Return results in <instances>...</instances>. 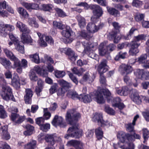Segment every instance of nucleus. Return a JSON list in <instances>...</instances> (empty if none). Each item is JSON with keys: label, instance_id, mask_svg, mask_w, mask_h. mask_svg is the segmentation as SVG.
Segmentation results:
<instances>
[{"label": "nucleus", "instance_id": "nucleus-6", "mask_svg": "<svg viewBox=\"0 0 149 149\" xmlns=\"http://www.w3.org/2000/svg\"><path fill=\"white\" fill-rule=\"evenodd\" d=\"M118 70L122 75L128 74L132 72L133 68L130 65L123 64L119 67Z\"/></svg>", "mask_w": 149, "mask_h": 149}, {"label": "nucleus", "instance_id": "nucleus-30", "mask_svg": "<svg viewBox=\"0 0 149 149\" xmlns=\"http://www.w3.org/2000/svg\"><path fill=\"white\" fill-rule=\"evenodd\" d=\"M10 59L13 62V66H17L19 65L20 61L12 52H10Z\"/></svg>", "mask_w": 149, "mask_h": 149}, {"label": "nucleus", "instance_id": "nucleus-24", "mask_svg": "<svg viewBox=\"0 0 149 149\" xmlns=\"http://www.w3.org/2000/svg\"><path fill=\"white\" fill-rule=\"evenodd\" d=\"M72 33V30L68 26H66L65 29L61 32L62 36L67 38H69L71 36Z\"/></svg>", "mask_w": 149, "mask_h": 149}, {"label": "nucleus", "instance_id": "nucleus-14", "mask_svg": "<svg viewBox=\"0 0 149 149\" xmlns=\"http://www.w3.org/2000/svg\"><path fill=\"white\" fill-rule=\"evenodd\" d=\"M66 54L68 55L69 58L72 61H75L77 58V55L70 48H67Z\"/></svg>", "mask_w": 149, "mask_h": 149}, {"label": "nucleus", "instance_id": "nucleus-50", "mask_svg": "<svg viewBox=\"0 0 149 149\" xmlns=\"http://www.w3.org/2000/svg\"><path fill=\"white\" fill-rule=\"evenodd\" d=\"M105 110L108 114L112 115L115 114V111L109 106H106L105 107Z\"/></svg>", "mask_w": 149, "mask_h": 149}, {"label": "nucleus", "instance_id": "nucleus-11", "mask_svg": "<svg viewBox=\"0 0 149 149\" xmlns=\"http://www.w3.org/2000/svg\"><path fill=\"white\" fill-rule=\"evenodd\" d=\"M0 61L1 63L4 66L5 68L8 71L5 74V76L6 78H9V71L8 69L9 68V63L8 61L5 58H0Z\"/></svg>", "mask_w": 149, "mask_h": 149}, {"label": "nucleus", "instance_id": "nucleus-52", "mask_svg": "<svg viewBox=\"0 0 149 149\" xmlns=\"http://www.w3.org/2000/svg\"><path fill=\"white\" fill-rule=\"evenodd\" d=\"M126 54L127 53L125 52L124 53L120 52L116 56L115 59L116 61H118L120 58L124 59L125 58Z\"/></svg>", "mask_w": 149, "mask_h": 149}, {"label": "nucleus", "instance_id": "nucleus-39", "mask_svg": "<svg viewBox=\"0 0 149 149\" xmlns=\"http://www.w3.org/2000/svg\"><path fill=\"white\" fill-rule=\"evenodd\" d=\"M29 56L32 61L36 63H40V59L38 54H36L33 55H30Z\"/></svg>", "mask_w": 149, "mask_h": 149}, {"label": "nucleus", "instance_id": "nucleus-38", "mask_svg": "<svg viewBox=\"0 0 149 149\" xmlns=\"http://www.w3.org/2000/svg\"><path fill=\"white\" fill-rule=\"evenodd\" d=\"M37 34L39 36L40 40H39V42L42 46L46 47L47 46V44L46 42L44 40V38L43 37L44 36H42L41 34L40 33H37Z\"/></svg>", "mask_w": 149, "mask_h": 149}, {"label": "nucleus", "instance_id": "nucleus-15", "mask_svg": "<svg viewBox=\"0 0 149 149\" xmlns=\"http://www.w3.org/2000/svg\"><path fill=\"white\" fill-rule=\"evenodd\" d=\"M0 94L2 98L5 100H9V89L8 88H3L0 92Z\"/></svg>", "mask_w": 149, "mask_h": 149}, {"label": "nucleus", "instance_id": "nucleus-34", "mask_svg": "<svg viewBox=\"0 0 149 149\" xmlns=\"http://www.w3.org/2000/svg\"><path fill=\"white\" fill-rule=\"evenodd\" d=\"M107 11L111 15L115 17L119 16L120 15L119 12L115 8H107Z\"/></svg>", "mask_w": 149, "mask_h": 149}, {"label": "nucleus", "instance_id": "nucleus-32", "mask_svg": "<svg viewBox=\"0 0 149 149\" xmlns=\"http://www.w3.org/2000/svg\"><path fill=\"white\" fill-rule=\"evenodd\" d=\"M53 6L50 4H42L40 5V10L45 11H50L52 10Z\"/></svg>", "mask_w": 149, "mask_h": 149}, {"label": "nucleus", "instance_id": "nucleus-37", "mask_svg": "<svg viewBox=\"0 0 149 149\" xmlns=\"http://www.w3.org/2000/svg\"><path fill=\"white\" fill-rule=\"evenodd\" d=\"M147 56L146 54L141 55L138 59V61L139 63H144L143 65L147 63V61H149L147 60Z\"/></svg>", "mask_w": 149, "mask_h": 149}, {"label": "nucleus", "instance_id": "nucleus-17", "mask_svg": "<svg viewBox=\"0 0 149 149\" xmlns=\"http://www.w3.org/2000/svg\"><path fill=\"white\" fill-rule=\"evenodd\" d=\"M116 93L120 95H127L130 91L127 86H124L121 88H116Z\"/></svg>", "mask_w": 149, "mask_h": 149}, {"label": "nucleus", "instance_id": "nucleus-9", "mask_svg": "<svg viewBox=\"0 0 149 149\" xmlns=\"http://www.w3.org/2000/svg\"><path fill=\"white\" fill-rule=\"evenodd\" d=\"M135 74L139 79L141 80H148L149 79V76L148 75L147 72L143 69H138L134 72Z\"/></svg>", "mask_w": 149, "mask_h": 149}, {"label": "nucleus", "instance_id": "nucleus-48", "mask_svg": "<svg viewBox=\"0 0 149 149\" xmlns=\"http://www.w3.org/2000/svg\"><path fill=\"white\" fill-rule=\"evenodd\" d=\"M29 78L33 81H36L38 80V78L36 74L33 71L30 72L29 74Z\"/></svg>", "mask_w": 149, "mask_h": 149}, {"label": "nucleus", "instance_id": "nucleus-31", "mask_svg": "<svg viewBox=\"0 0 149 149\" xmlns=\"http://www.w3.org/2000/svg\"><path fill=\"white\" fill-rule=\"evenodd\" d=\"M76 18L78 22V24L81 28L84 27L86 25V21L85 18L79 15L77 16Z\"/></svg>", "mask_w": 149, "mask_h": 149}, {"label": "nucleus", "instance_id": "nucleus-62", "mask_svg": "<svg viewBox=\"0 0 149 149\" xmlns=\"http://www.w3.org/2000/svg\"><path fill=\"white\" fill-rule=\"evenodd\" d=\"M47 108L44 109V116L47 120L49 119L51 116V114L50 112L47 111Z\"/></svg>", "mask_w": 149, "mask_h": 149}, {"label": "nucleus", "instance_id": "nucleus-23", "mask_svg": "<svg viewBox=\"0 0 149 149\" xmlns=\"http://www.w3.org/2000/svg\"><path fill=\"white\" fill-rule=\"evenodd\" d=\"M9 26L8 24H0V34L5 36L8 33Z\"/></svg>", "mask_w": 149, "mask_h": 149}, {"label": "nucleus", "instance_id": "nucleus-28", "mask_svg": "<svg viewBox=\"0 0 149 149\" xmlns=\"http://www.w3.org/2000/svg\"><path fill=\"white\" fill-rule=\"evenodd\" d=\"M93 119L94 121L97 122L98 123L101 124L103 120L102 113H95Z\"/></svg>", "mask_w": 149, "mask_h": 149}, {"label": "nucleus", "instance_id": "nucleus-51", "mask_svg": "<svg viewBox=\"0 0 149 149\" xmlns=\"http://www.w3.org/2000/svg\"><path fill=\"white\" fill-rule=\"evenodd\" d=\"M59 83L62 86V87H63L64 88L65 87L67 88L71 87L70 84L63 79L60 80L59 81Z\"/></svg>", "mask_w": 149, "mask_h": 149}, {"label": "nucleus", "instance_id": "nucleus-3", "mask_svg": "<svg viewBox=\"0 0 149 149\" xmlns=\"http://www.w3.org/2000/svg\"><path fill=\"white\" fill-rule=\"evenodd\" d=\"M90 9L92 10L94 16L91 18V22H93L100 21L98 18L101 17L103 14V11L102 8L99 6L96 5H91Z\"/></svg>", "mask_w": 149, "mask_h": 149}, {"label": "nucleus", "instance_id": "nucleus-7", "mask_svg": "<svg viewBox=\"0 0 149 149\" xmlns=\"http://www.w3.org/2000/svg\"><path fill=\"white\" fill-rule=\"evenodd\" d=\"M107 61L105 59L103 60L99 65L97 70L100 75H103L108 70V66L107 65Z\"/></svg>", "mask_w": 149, "mask_h": 149}, {"label": "nucleus", "instance_id": "nucleus-13", "mask_svg": "<svg viewBox=\"0 0 149 149\" xmlns=\"http://www.w3.org/2000/svg\"><path fill=\"white\" fill-rule=\"evenodd\" d=\"M85 49L87 51H90V52L89 54V56L92 58L95 59L97 55L94 53L93 51H91V49L93 47V44L87 42L85 45H84Z\"/></svg>", "mask_w": 149, "mask_h": 149}, {"label": "nucleus", "instance_id": "nucleus-64", "mask_svg": "<svg viewBox=\"0 0 149 149\" xmlns=\"http://www.w3.org/2000/svg\"><path fill=\"white\" fill-rule=\"evenodd\" d=\"M143 130L144 139H148L149 137V131L146 128L143 129Z\"/></svg>", "mask_w": 149, "mask_h": 149}, {"label": "nucleus", "instance_id": "nucleus-2", "mask_svg": "<svg viewBox=\"0 0 149 149\" xmlns=\"http://www.w3.org/2000/svg\"><path fill=\"white\" fill-rule=\"evenodd\" d=\"M72 125V126L68 130V134L65 135V138L68 139L70 136L75 138H79L81 137L83 134L82 131L79 130L78 128V125Z\"/></svg>", "mask_w": 149, "mask_h": 149}, {"label": "nucleus", "instance_id": "nucleus-42", "mask_svg": "<svg viewBox=\"0 0 149 149\" xmlns=\"http://www.w3.org/2000/svg\"><path fill=\"white\" fill-rule=\"evenodd\" d=\"M54 72L55 77L58 78H62L65 74V73L64 71L56 70Z\"/></svg>", "mask_w": 149, "mask_h": 149}, {"label": "nucleus", "instance_id": "nucleus-59", "mask_svg": "<svg viewBox=\"0 0 149 149\" xmlns=\"http://www.w3.org/2000/svg\"><path fill=\"white\" fill-rule=\"evenodd\" d=\"M43 37L44 38V39L49 44L51 45H52L54 44V40L51 37L46 36L44 35Z\"/></svg>", "mask_w": 149, "mask_h": 149}, {"label": "nucleus", "instance_id": "nucleus-26", "mask_svg": "<svg viewBox=\"0 0 149 149\" xmlns=\"http://www.w3.org/2000/svg\"><path fill=\"white\" fill-rule=\"evenodd\" d=\"M78 33L79 36L84 38L86 40H89L93 36V35L90 33H87L86 31L82 30L81 31H79Z\"/></svg>", "mask_w": 149, "mask_h": 149}, {"label": "nucleus", "instance_id": "nucleus-44", "mask_svg": "<svg viewBox=\"0 0 149 149\" xmlns=\"http://www.w3.org/2000/svg\"><path fill=\"white\" fill-rule=\"evenodd\" d=\"M55 10L59 17H63L67 16L66 13L62 9L57 8H55Z\"/></svg>", "mask_w": 149, "mask_h": 149}, {"label": "nucleus", "instance_id": "nucleus-18", "mask_svg": "<svg viewBox=\"0 0 149 149\" xmlns=\"http://www.w3.org/2000/svg\"><path fill=\"white\" fill-rule=\"evenodd\" d=\"M130 92H134V93H132V95L133 101L137 104H140L141 102V99L136 91L135 90H133Z\"/></svg>", "mask_w": 149, "mask_h": 149}, {"label": "nucleus", "instance_id": "nucleus-16", "mask_svg": "<svg viewBox=\"0 0 149 149\" xmlns=\"http://www.w3.org/2000/svg\"><path fill=\"white\" fill-rule=\"evenodd\" d=\"M99 53L101 56H104L108 53L107 45L105 43H102L99 45Z\"/></svg>", "mask_w": 149, "mask_h": 149}, {"label": "nucleus", "instance_id": "nucleus-56", "mask_svg": "<svg viewBox=\"0 0 149 149\" xmlns=\"http://www.w3.org/2000/svg\"><path fill=\"white\" fill-rule=\"evenodd\" d=\"M127 134L123 132H118L117 134V137L120 139H122L123 141H124V139L126 138Z\"/></svg>", "mask_w": 149, "mask_h": 149}, {"label": "nucleus", "instance_id": "nucleus-4", "mask_svg": "<svg viewBox=\"0 0 149 149\" xmlns=\"http://www.w3.org/2000/svg\"><path fill=\"white\" fill-rule=\"evenodd\" d=\"M18 111V109L16 107L11 108V120L15 125L20 124L25 120L24 116H20L16 113Z\"/></svg>", "mask_w": 149, "mask_h": 149}, {"label": "nucleus", "instance_id": "nucleus-1", "mask_svg": "<svg viewBox=\"0 0 149 149\" xmlns=\"http://www.w3.org/2000/svg\"><path fill=\"white\" fill-rule=\"evenodd\" d=\"M80 113L74 109L69 110L66 116V120L71 125H78L77 121L80 118Z\"/></svg>", "mask_w": 149, "mask_h": 149}, {"label": "nucleus", "instance_id": "nucleus-54", "mask_svg": "<svg viewBox=\"0 0 149 149\" xmlns=\"http://www.w3.org/2000/svg\"><path fill=\"white\" fill-rule=\"evenodd\" d=\"M76 6H83L84 8L88 9L89 8H90L91 5H89L87 3L85 2H82L76 4Z\"/></svg>", "mask_w": 149, "mask_h": 149}, {"label": "nucleus", "instance_id": "nucleus-58", "mask_svg": "<svg viewBox=\"0 0 149 149\" xmlns=\"http://www.w3.org/2000/svg\"><path fill=\"white\" fill-rule=\"evenodd\" d=\"M58 87V86L56 83L54 84L49 89L50 93L52 94L55 92L57 91Z\"/></svg>", "mask_w": 149, "mask_h": 149}, {"label": "nucleus", "instance_id": "nucleus-8", "mask_svg": "<svg viewBox=\"0 0 149 149\" xmlns=\"http://www.w3.org/2000/svg\"><path fill=\"white\" fill-rule=\"evenodd\" d=\"M52 123L55 126H59L61 127H63L66 126L65 124L63 123V118L57 115H56L54 118Z\"/></svg>", "mask_w": 149, "mask_h": 149}, {"label": "nucleus", "instance_id": "nucleus-46", "mask_svg": "<svg viewBox=\"0 0 149 149\" xmlns=\"http://www.w3.org/2000/svg\"><path fill=\"white\" fill-rule=\"evenodd\" d=\"M36 144V141L34 140L32 141L27 144L25 146V148L26 149H34Z\"/></svg>", "mask_w": 149, "mask_h": 149}, {"label": "nucleus", "instance_id": "nucleus-60", "mask_svg": "<svg viewBox=\"0 0 149 149\" xmlns=\"http://www.w3.org/2000/svg\"><path fill=\"white\" fill-rule=\"evenodd\" d=\"M44 121L45 119L42 117L38 118L36 119V123L40 126L44 123Z\"/></svg>", "mask_w": 149, "mask_h": 149}, {"label": "nucleus", "instance_id": "nucleus-27", "mask_svg": "<svg viewBox=\"0 0 149 149\" xmlns=\"http://www.w3.org/2000/svg\"><path fill=\"white\" fill-rule=\"evenodd\" d=\"M22 42L24 43L30 44L32 45V40L30 36L27 34L22 35L21 37Z\"/></svg>", "mask_w": 149, "mask_h": 149}, {"label": "nucleus", "instance_id": "nucleus-41", "mask_svg": "<svg viewBox=\"0 0 149 149\" xmlns=\"http://www.w3.org/2000/svg\"><path fill=\"white\" fill-rule=\"evenodd\" d=\"M53 24L54 28H58L62 30L65 28V26L60 22L56 21H54Z\"/></svg>", "mask_w": 149, "mask_h": 149}, {"label": "nucleus", "instance_id": "nucleus-55", "mask_svg": "<svg viewBox=\"0 0 149 149\" xmlns=\"http://www.w3.org/2000/svg\"><path fill=\"white\" fill-rule=\"evenodd\" d=\"M50 125L49 124L46 123L45 124H42L40 126L41 130L44 132H47L50 129Z\"/></svg>", "mask_w": 149, "mask_h": 149}, {"label": "nucleus", "instance_id": "nucleus-43", "mask_svg": "<svg viewBox=\"0 0 149 149\" xmlns=\"http://www.w3.org/2000/svg\"><path fill=\"white\" fill-rule=\"evenodd\" d=\"M120 148L122 149H134V145L132 143H126L123 146H121Z\"/></svg>", "mask_w": 149, "mask_h": 149}, {"label": "nucleus", "instance_id": "nucleus-40", "mask_svg": "<svg viewBox=\"0 0 149 149\" xmlns=\"http://www.w3.org/2000/svg\"><path fill=\"white\" fill-rule=\"evenodd\" d=\"M71 70L74 73L79 76L81 75L83 72L84 71L83 68H81L80 69H78L76 67H74Z\"/></svg>", "mask_w": 149, "mask_h": 149}, {"label": "nucleus", "instance_id": "nucleus-36", "mask_svg": "<svg viewBox=\"0 0 149 149\" xmlns=\"http://www.w3.org/2000/svg\"><path fill=\"white\" fill-rule=\"evenodd\" d=\"M83 80L84 81H88L89 83L92 82L94 80V79L88 73H86L83 76Z\"/></svg>", "mask_w": 149, "mask_h": 149}, {"label": "nucleus", "instance_id": "nucleus-47", "mask_svg": "<svg viewBox=\"0 0 149 149\" xmlns=\"http://www.w3.org/2000/svg\"><path fill=\"white\" fill-rule=\"evenodd\" d=\"M146 35L144 34H141L135 37V39L132 41H135L136 43H139V41L145 40Z\"/></svg>", "mask_w": 149, "mask_h": 149}, {"label": "nucleus", "instance_id": "nucleus-49", "mask_svg": "<svg viewBox=\"0 0 149 149\" xmlns=\"http://www.w3.org/2000/svg\"><path fill=\"white\" fill-rule=\"evenodd\" d=\"M19 13L24 18H27L28 17L29 15L26 11L23 8H19L18 10Z\"/></svg>", "mask_w": 149, "mask_h": 149}, {"label": "nucleus", "instance_id": "nucleus-61", "mask_svg": "<svg viewBox=\"0 0 149 149\" xmlns=\"http://www.w3.org/2000/svg\"><path fill=\"white\" fill-rule=\"evenodd\" d=\"M132 4V5L134 6L138 7L142 5V2L139 0H133Z\"/></svg>", "mask_w": 149, "mask_h": 149}, {"label": "nucleus", "instance_id": "nucleus-25", "mask_svg": "<svg viewBox=\"0 0 149 149\" xmlns=\"http://www.w3.org/2000/svg\"><path fill=\"white\" fill-rule=\"evenodd\" d=\"M67 96L73 100L78 99L80 100V95H79L75 91H69L67 94Z\"/></svg>", "mask_w": 149, "mask_h": 149}, {"label": "nucleus", "instance_id": "nucleus-53", "mask_svg": "<svg viewBox=\"0 0 149 149\" xmlns=\"http://www.w3.org/2000/svg\"><path fill=\"white\" fill-rule=\"evenodd\" d=\"M10 39L11 42L10 41V45L13 43L15 45H17L19 42V40L12 34H10Z\"/></svg>", "mask_w": 149, "mask_h": 149}, {"label": "nucleus", "instance_id": "nucleus-35", "mask_svg": "<svg viewBox=\"0 0 149 149\" xmlns=\"http://www.w3.org/2000/svg\"><path fill=\"white\" fill-rule=\"evenodd\" d=\"M95 132L96 137L99 140L102 138L103 136V133L100 127H99L96 129Z\"/></svg>", "mask_w": 149, "mask_h": 149}, {"label": "nucleus", "instance_id": "nucleus-21", "mask_svg": "<svg viewBox=\"0 0 149 149\" xmlns=\"http://www.w3.org/2000/svg\"><path fill=\"white\" fill-rule=\"evenodd\" d=\"M68 144L70 146H73L76 149L83 146V144L82 142L75 140L70 141L68 142Z\"/></svg>", "mask_w": 149, "mask_h": 149}, {"label": "nucleus", "instance_id": "nucleus-29", "mask_svg": "<svg viewBox=\"0 0 149 149\" xmlns=\"http://www.w3.org/2000/svg\"><path fill=\"white\" fill-rule=\"evenodd\" d=\"M117 33L116 32L113 31L110 33L109 36V38H111L110 40H113V42L115 43H117L118 41L120 39L121 37L119 36H117Z\"/></svg>", "mask_w": 149, "mask_h": 149}, {"label": "nucleus", "instance_id": "nucleus-12", "mask_svg": "<svg viewBox=\"0 0 149 149\" xmlns=\"http://www.w3.org/2000/svg\"><path fill=\"white\" fill-rule=\"evenodd\" d=\"M95 98L96 101L99 104H103L105 102V100L104 99L103 93L100 91H96L95 93Z\"/></svg>", "mask_w": 149, "mask_h": 149}, {"label": "nucleus", "instance_id": "nucleus-5", "mask_svg": "<svg viewBox=\"0 0 149 149\" xmlns=\"http://www.w3.org/2000/svg\"><path fill=\"white\" fill-rule=\"evenodd\" d=\"M90 22L87 26V30L90 32L92 33L97 32L99 29H102L104 26V24L100 22L97 24V22Z\"/></svg>", "mask_w": 149, "mask_h": 149}, {"label": "nucleus", "instance_id": "nucleus-20", "mask_svg": "<svg viewBox=\"0 0 149 149\" xmlns=\"http://www.w3.org/2000/svg\"><path fill=\"white\" fill-rule=\"evenodd\" d=\"M19 80V79L17 75H15L12 79L11 85L17 89L20 88V83Z\"/></svg>", "mask_w": 149, "mask_h": 149}, {"label": "nucleus", "instance_id": "nucleus-33", "mask_svg": "<svg viewBox=\"0 0 149 149\" xmlns=\"http://www.w3.org/2000/svg\"><path fill=\"white\" fill-rule=\"evenodd\" d=\"M26 127L27 130L24 132V134L26 136H29L31 134L34 129V127L29 124H27L26 125Z\"/></svg>", "mask_w": 149, "mask_h": 149}, {"label": "nucleus", "instance_id": "nucleus-22", "mask_svg": "<svg viewBox=\"0 0 149 149\" xmlns=\"http://www.w3.org/2000/svg\"><path fill=\"white\" fill-rule=\"evenodd\" d=\"M92 94L85 95L82 94L80 95V101H82L85 103L90 102L92 101L91 97Z\"/></svg>", "mask_w": 149, "mask_h": 149}, {"label": "nucleus", "instance_id": "nucleus-63", "mask_svg": "<svg viewBox=\"0 0 149 149\" xmlns=\"http://www.w3.org/2000/svg\"><path fill=\"white\" fill-rule=\"evenodd\" d=\"M20 31L22 33V35H27L30 32V30L26 25L22 28Z\"/></svg>", "mask_w": 149, "mask_h": 149}, {"label": "nucleus", "instance_id": "nucleus-57", "mask_svg": "<svg viewBox=\"0 0 149 149\" xmlns=\"http://www.w3.org/2000/svg\"><path fill=\"white\" fill-rule=\"evenodd\" d=\"M16 49L20 53L23 54L24 52V46L20 45L18 43L17 45H15Z\"/></svg>", "mask_w": 149, "mask_h": 149}, {"label": "nucleus", "instance_id": "nucleus-19", "mask_svg": "<svg viewBox=\"0 0 149 149\" xmlns=\"http://www.w3.org/2000/svg\"><path fill=\"white\" fill-rule=\"evenodd\" d=\"M45 140L47 142L52 146L55 143V140H57V137L54 135H47L45 137Z\"/></svg>", "mask_w": 149, "mask_h": 149}, {"label": "nucleus", "instance_id": "nucleus-45", "mask_svg": "<svg viewBox=\"0 0 149 149\" xmlns=\"http://www.w3.org/2000/svg\"><path fill=\"white\" fill-rule=\"evenodd\" d=\"M135 125V124H133V122H132V123H129L125 124V127L128 132H131L134 131V126Z\"/></svg>", "mask_w": 149, "mask_h": 149}, {"label": "nucleus", "instance_id": "nucleus-10", "mask_svg": "<svg viewBox=\"0 0 149 149\" xmlns=\"http://www.w3.org/2000/svg\"><path fill=\"white\" fill-rule=\"evenodd\" d=\"M140 45V43H136L135 41L131 42L130 43L131 47L129 51L130 53L134 55L138 53L139 51L138 47Z\"/></svg>", "mask_w": 149, "mask_h": 149}]
</instances>
